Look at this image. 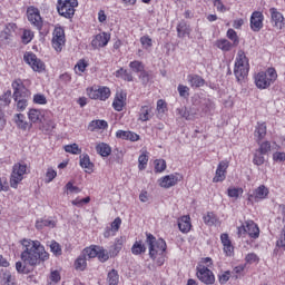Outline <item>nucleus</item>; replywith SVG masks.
<instances>
[{"label": "nucleus", "mask_w": 285, "mask_h": 285, "mask_svg": "<svg viewBox=\"0 0 285 285\" xmlns=\"http://www.w3.org/2000/svg\"><path fill=\"white\" fill-rule=\"evenodd\" d=\"M21 244L24 248L20 255L23 264L39 266V264H43V262L50 259V254L46 252V247L41 245V242L24 238L21 240Z\"/></svg>", "instance_id": "f257e3e1"}, {"label": "nucleus", "mask_w": 285, "mask_h": 285, "mask_svg": "<svg viewBox=\"0 0 285 285\" xmlns=\"http://www.w3.org/2000/svg\"><path fill=\"white\" fill-rule=\"evenodd\" d=\"M248 58H246V53L244 52V50H239L234 66V75L237 81H244V79L248 77Z\"/></svg>", "instance_id": "f03ea898"}, {"label": "nucleus", "mask_w": 285, "mask_h": 285, "mask_svg": "<svg viewBox=\"0 0 285 285\" xmlns=\"http://www.w3.org/2000/svg\"><path fill=\"white\" fill-rule=\"evenodd\" d=\"M275 81H277V71L275 68H268L266 72H258L255 77V83L259 90H266V88H271Z\"/></svg>", "instance_id": "7ed1b4c3"}, {"label": "nucleus", "mask_w": 285, "mask_h": 285, "mask_svg": "<svg viewBox=\"0 0 285 285\" xmlns=\"http://www.w3.org/2000/svg\"><path fill=\"white\" fill-rule=\"evenodd\" d=\"M148 246H149V257L151 259H157V255H164L166 253V240L163 238H157L153 236V234H147V239H146Z\"/></svg>", "instance_id": "20e7f679"}, {"label": "nucleus", "mask_w": 285, "mask_h": 285, "mask_svg": "<svg viewBox=\"0 0 285 285\" xmlns=\"http://www.w3.org/2000/svg\"><path fill=\"white\" fill-rule=\"evenodd\" d=\"M79 6L77 0H58L57 10L60 17L72 19L75 17V8Z\"/></svg>", "instance_id": "39448f33"}, {"label": "nucleus", "mask_w": 285, "mask_h": 285, "mask_svg": "<svg viewBox=\"0 0 285 285\" xmlns=\"http://www.w3.org/2000/svg\"><path fill=\"white\" fill-rule=\"evenodd\" d=\"M26 170H28L27 165H21V164L13 165L12 174L10 177L11 188H18L19 183L23 181V175H26Z\"/></svg>", "instance_id": "423d86ee"}, {"label": "nucleus", "mask_w": 285, "mask_h": 285, "mask_svg": "<svg viewBox=\"0 0 285 285\" xmlns=\"http://www.w3.org/2000/svg\"><path fill=\"white\" fill-rule=\"evenodd\" d=\"M11 86L13 88V101H19V99H28V97H30V91L28 88H26V85H23L21 79L14 80Z\"/></svg>", "instance_id": "0eeeda50"}, {"label": "nucleus", "mask_w": 285, "mask_h": 285, "mask_svg": "<svg viewBox=\"0 0 285 285\" xmlns=\"http://www.w3.org/2000/svg\"><path fill=\"white\" fill-rule=\"evenodd\" d=\"M23 60L32 68L35 72H43V70H46V63H43L41 59L37 58V55L33 52H26Z\"/></svg>", "instance_id": "6e6552de"}, {"label": "nucleus", "mask_w": 285, "mask_h": 285, "mask_svg": "<svg viewBox=\"0 0 285 285\" xmlns=\"http://www.w3.org/2000/svg\"><path fill=\"white\" fill-rule=\"evenodd\" d=\"M87 95L90 99H99L106 101L110 97V88L108 87H91L87 88Z\"/></svg>", "instance_id": "1a4fd4ad"}, {"label": "nucleus", "mask_w": 285, "mask_h": 285, "mask_svg": "<svg viewBox=\"0 0 285 285\" xmlns=\"http://www.w3.org/2000/svg\"><path fill=\"white\" fill-rule=\"evenodd\" d=\"M63 46H66V31L58 27L53 30L52 47L57 52H61Z\"/></svg>", "instance_id": "9d476101"}, {"label": "nucleus", "mask_w": 285, "mask_h": 285, "mask_svg": "<svg viewBox=\"0 0 285 285\" xmlns=\"http://www.w3.org/2000/svg\"><path fill=\"white\" fill-rule=\"evenodd\" d=\"M27 18L28 21H30V23L37 28V30H41V28H43V20L41 19V13H39V9L35 7H29L27 9Z\"/></svg>", "instance_id": "9b49d317"}, {"label": "nucleus", "mask_w": 285, "mask_h": 285, "mask_svg": "<svg viewBox=\"0 0 285 285\" xmlns=\"http://www.w3.org/2000/svg\"><path fill=\"white\" fill-rule=\"evenodd\" d=\"M199 282L206 285H213L215 284V274H213V271L208 269V267L203 266L200 268H197L196 273Z\"/></svg>", "instance_id": "f8f14e48"}, {"label": "nucleus", "mask_w": 285, "mask_h": 285, "mask_svg": "<svg viewBox=\"0 0 285 285\" xmlns=\"http://www.w3.org/2000/svg\"><path fill=\"white\" fill-rule=\"evenodd\" d=\"M264 28V13L254 11L250 16V29L253 32H259Z\"/></svg>", "instance_id": "ddd939ff"}, {"label": "nucleus", "mask_w": 285, "mask_h": 285, "mask_svg": "<svg viewBox=\"0 0 285 285\" xmlns=\"http://www.w3.org/2000/svg\"><path fill=\"white\" fill-rule=\"evenodd\" d=\"M177 115L183 119H186V121H193V119H196L197 115H199V109H197V107H190L189 109L187 107H181L177 109Z\"/></svg>", "instance_id": "4468645a"}, {"label": "nucleus", "mask_w": 285, "mask_h": 285, "mask_svg": "<svg viewBox=\"0 0 285 285\" xmlns=\"http://www.w3.org/2000/svg\"><path fill=\"white\" fill-rule=\"evenodd\" d=\"M226 170H228V160H222L218 164L215 177L213 178L214 184H218V181H224V179H226Z\"/></svg>", "instance_id": "2eb2a0df"}, {"label": "nucleus", "mask_w": 285, "mask_h": 285, "mask_svg": "<svg viewBox=\"0 0 285 285\" xmlns=\"http://www.w3.org/2000/svg\"><path fill=\"white\" fill-rule=\"evenodd\" d=\"M180 180L178 174H170L160 179L159 186H161V188H173V186H177Z\"/></svg>", "instance_id": "dca6fc26"}, {"label": "nucleus", "mask_w": 285, "mask_h": 285, "mask_svg": "<svg viewBox=\"0 0 285 285\" xmlns=\"http://www.w3.org/2000/svg\"><path fill=\"white\" fill-rule=\"evenodd\" d=\"M108 41H110V35L102 32L95 37V39L91 41V46L95 49L106 48V46H108Z\"/></svg>", "instance_id": "f3484780"}, {"label": "nucleus", "mask_w": 285, "mask_h": 285, "mask_svg": "<svg viewBox=\"0 0 285 285\" xmlns=\"http://www.w3.org/2000/svg\"><path fill=\"white\" fill-rule=\"evenodd\" d=\"M268 197V188L266 186L261 185L256 188L253 194H249V202H259V199H266Z\"/></svg>", "instance_id": "a211bd4d"}, {"label": "nucleus", "mask_w": 285, "mask_h": 285, "mask_svg": "<svg viewBox=\"0 0 285 285\" xmlns=\"http://www.w3.org/2000/svg\"><path fill=\"white\" fill-rule=\"evenodd\" d=\"M269 12H271L272 21L275 23V27L282 30V28H284L285 26L284 16L279 11H277V9L275 8L269 9Z\"/></svg>", "instance_id": "6ab92c4d"}, {"label": "nucleus", "mask_w": 285, "mask_h": 285, "mask_svg": "<svg viewBox=\"0 0 285 285\" xmlns=\"http://www.w3.org/2000/svg\"><path fill=\"white\" fill-rule=\"evenodd\" d=\"M245 228L247 235H249V237H252L253 239H257V237H259V227H257V224H255V222H245Z\"/></svg>", "instance_id": "aec40b11"}, {"label": "nucleus", "mask_w": 285, "mask_h": 285, "mask_svg": "<svg viewBox=\"0 0 285 285\" xmlns=\"http://www.w3.org/2000/svg\"><path fill=\"white\" fill-rule=\"evenodd\" d=\"M116 137L117 139H125L126 141H139V135L134 131L118 130Z\"/></svg>", "instance_id": "412c9836"}, {"label": "nucleus", "mask_w": 285, "mask_h": 285, "mask_svg": "<svg viewBox=\"0 0 285 285\" xmlns=\"http://www.w3.org/2000/svg\"><path fill=\"white\" fill-rule=\"evenodd\" d=\"M178 228L180 233H190V228H193V224L190 223V216H181L178 219Z\"/></svg>", "instance_id": "4be33fe9"}, {"label": "nucleus", "mask_w": 285, "mask_h": 285, "mask_svg": "<svg viewBox=\"0 0 285 285\" xmlns=\"http://www.w3.org/2000/svg\"><path fill=\"white\" fill-rule=\"evenodd\" d=\"M187 80L191 88H202L206 83V80L199 75H188Z\"/></svg>", "instance_id": "5701e85b"}, {"label": "nucleus", "mask_w": 285, "mask_h": 285, "mask_svg": "<svg viewBox=\"0 0 285 285\" xmlns=\"http://www.w3.org/2000/svg\"><path fill=\"white\" fill-rule=\"evenodd\" d=\"M16 29H17V24L14 23L7 24L6 29L0 32V39H2V41H10V39H12V36Z\"/></svg>", "instance_id": "b1692460"}, {"label": "nucleus", "mask_w": 285, "mask_h": 285, "mask_svg": "<svg viewBox=\"0 0 285 285\" xmlns=\"http://www.w3.org/2000/svg\"><path fill=\"white\" fill-rule=\"evenodd\" d=\"M108 128V121L106 120H92L88 125V130L90 132H96V130H106Z\"/></svg>", "instance_id": "393cba45"}, {"label": "nucleus", "mask_w": 285, "mask_h": 285, "mask_svg": "<svg viewBox=\"0 0 285 285\" xmlns=\"http://www.w3.org/2000/svg\"><path fill=\"white\" fill-rule=\"evenodd\" d=\"M125 101H126V94L120 92L114 99V102H112L114 109L117 110V112H121V110H124V106L126 105Z\"/></svg>", "instance_id": "a878e982"}, {"label": "nucleus", "mask_w": 285, "mask_h": 285, "mask_svg": "<svg viewBox=\"0 0 285 285\" xmlns=\"http://www.w3.org/2000/svg\"><path fill=\"white\" fill-rule=\"evenodd\" d=\"M96 151L100 157H110V153H112V148L109 147L106 142H100L96 146Z\"/></svg>", "instance_id": "bb28decb"}, {"label": "nucleus", "mask_w": 285, "mask_h": 285, "mask_svg": "<svg viewBox=\"0 0 285 285\" xmlns=\"http://www.w3.org/2000/svg\"><path fill=\"white\" fill-rule=\"evenodd\" d=\"M122 246H124V239L117 238L116 243L111 245L109 248V256L117 257V255H119V253L121 252Z\"/></svg>", "instance_id": "cd10ccee"}, {"label": "nucleus", "mask_w": 285, "mask_h": 285, "mask_svg": "<svg viewBox=\"0 0 285 285\" xmlns=\"http://www.w3.org/2000/svg\"><path fill=\"white\" fill-rule=\"evenodd\" d=\"M150 112H153V107L142 106L139 111V120L140 121H150V119L153 118V115H150Z\"/></svg>", "instance_id": "c85d7f7f"}, {"label": "nucleus", "mask_w": 285, "mask_h": 285, "mask_svg": "<svg viewBox=\"0 0 285 285\" xmlns=\"http://www.w3.org/2000/svg\"><path fill=\"white\" fill-rule=\"evenodd\" d=\"M14 124L20 128V130L28 129V121H26V116L23 114H16L13 117Z\"/></svg>", "instance_id": "c756f323"}, {"label": "nucleus", "mask_w": 285, "mask_h": 285, "mask_svg": "<svg viewBox=\"0 0 285 285\" xmlns=\"http://www.w3.org/2000/svg\"><path fill=\"white\" fill-rule=\"evenodd\" d=\"M55 226H57V223L50 219H40L36 222L37 230H43L46 227L55 228Z\"/></svg>", "instance_id": "7c9ffc66"}, {"label": "nucleus", "mask_w": 285, "mask_h": 285, "mask_svg": "<svg viewBox=\"0 0 285 285\" xmlns=\"http://www.w3.org/2000/svg\"><path fill=\"white\" fill-rule=\"evenodd\" d=\"M98 248L99 246L97 245H91L90 247H86L83 250H82V255L87 258V259H92L95 257H97L98 255Z\"/></svg>", "instance_id": "2f4dec72"}, {"label": "nucleus", "mask_w": 285, "mask_h": 285, "mask_svg": "<svg viewBox=\"0 0 285 285\" xmlns=\"http://www.w3.org/2000/svg\"><path fill=\"white\" fill-rule=\"evenodd\" d=\"M80 166L87 170H92V168H95V164L90 161V156L88 154L80 155Z\"/></svg>", "instance_id": "473e14b6"}, {"label": "nucleus", "mask_w": 285, "mask_h": 285, "mask_svg": "<svg viewBox=\"0 0 285 285\" xmlns=\"http://www.w3.org/2000/svg\"><path fill=\"white\" fill-rule=\"evenodd\" d=\"M216 46L217 48H219V50H223V52H230V50H233V47H235V45L226 39L218 40L216 42Z\"/></svg>", "instance_id": "72a5a7b5"}, {"label": "nucleus", "mask_w": 285, "mask_h": 285, "mask_svg": "<svg viewBox=\"0 0 285 285\" xmlns=\"http://www.w3.org/2000/svg\"><path fill=\"white\" fill-rule=\"evenodd\" d=\"M177 33L180 39H184L186 35H190V26H188L185 21L180 22L177 26Z\"/></svg>", "instance_id": "f704fd0d"}, {"label": "nucleus", "mask_w": 285, "mask_h": 285, "mask_svg": "<svg viewBox=\"0 0 285 285\" xmlns=\"http://www.w3.org/2000/svg\"><path fill=\"white\" fill-rule=\"evenodd\" d=\"M87 259L83 254L79 255L75 262L76 271H86V266H88Z\"/></svg>", "instance_id": "c9c22d12"}, {"label": "nucleus", "mask_w": 285, "mask_h": 285, "mask_svg": "<svg viewBox=\"0 0 285 285\" xmlns=\"http://www.w3.org/2000/svg\"><path fill=\"white\" fill-rule=\"evenodd\" d=\"M108 285H119V273L117 269H111L107 275Z\"/></svg>", "instance_id": "e433bc0d"}, {"label": "nucleus", "mask_w": 285, "mask_h": 285, "mask_svg": "<svg viewBox=\"0 0 285 285\" xmlns=\"http://www.w3.org/2000/svg\"><path fill=\"white\" fill-rule=\"evenodd\" d=\"M255 137H257V141H262L266 137V122L258 124L255 129Z\"/></svg>", "instance_id": "4c0bfd02"}, {"label": "nucleus", "mask_w": 285, "mask_h": 285, "mask_svg": "<svg viewBox=\"0 0 285 285\" xmlns=\"http://www.w3.org/2000/svg\"><path fill=\"white\" fill-rule=\"evenodd\" d=\"M98 254L96 255V257H98L99 262H101L102 264L105 262H108V259H110V252H107L104 247L98 246Z\"/></svg>", "instance_id": "58836bf2"}, {"label": "nucleus", "mask_w": 285, "mask_h": 285, "mask_svg": "<svg viewBox=\"0 0 285 285\" xmlns=\"http://www.w3.org/2000/svg\"><path fill=\"white\" fill-rule=\"evenodd\" d=\"M28 117L30 121L37 124V121H41V117L43 116L41 115V111L39 109H30L28 112Z\"/></svg>", "instance_id": "ea45409f"}, {"label": "nucleus", "mask_w": 285, "mask_h": 285, "mask_svg": "<svg viewBox=\"0 0 285 285\" xmlns=\"http://www.w3.org/2000/svg\"><path fill=\"white\" fill-rule=\"evenodd\" d=\"M245 268H246V266H244V265H238V266L234 267V269L230 272L233 279H239V278L244 277Z\"/></svg>", "instance_id": "a19ab883"}, {"label": "nucleus", "mask_w": 285, "mask_h": 285, "mask_svg": "<svg viewBox=\"0 0 285 285\" xmlns=\"http://www.w3.org/2000/svg\"><path fill=\"white\" fill-rule=\"evenodd\" d=\"M1 106H10L12 104V90H7L0 96Z\"/></svg>", "instance_id": "79ce46f5"}, {"label": "nucleus", "mask_w": 285, "mask_h": 285, "mask_svg": "<svg viewBox=\"0 0 285 285\" xmlns=\"http://www.w3.org/2000/svg\"><path fill=\"white\" fill-rule=\"evenodd\" d=\"M227 38L233 41L234 48H237V46H239V37L237 36V31H235L234 29L227 30Z\"/></svg>", "instance_id": "37998d69"}, {"label": "nucleus", "mask_w": 285, "mask_h": 285, "mask_svg": "<svg viewBox=\"0 0 285 285\" xmlns=\"http://www.w3.org/2000/svg\"><path fill=\"white\" fill-rule=\"evenodd\" d=\"M146 250V245L141 244V240L135 242L131 247L132 255H141Z\"/></svg>", "instance_id": "c03bdc74"}, {"label": "nucleus", "mask_w": 285, "mask_h": 285, "mask_svg": "<svg viewBox=\"0 0 285 285\" xmlns=\"http://www.w3.org/2000/svg\"><path fill=\"white\" fill-rule=\"evenodd\" d=\"M177 90H178L179 97H183V99H188L190 97V88H188V86L178 85Z\"/></svg>", "instance_id": "a18cd8bd"}, {"label": "nucleus", "mask_w": 285, "mask_h": 285, "mask_svg": "<svg viewBox=\"0 0 285 285\" xmlns=\"http://www.w3.org/2000/svg\"><path fill=\"white\" fill-rule=\"evenodd\" d=\"M202 112H204V115H207V112H210V110H213L215 108V105L210 101V99H205L202 102Z\"/></svg>", "instance_id": "49530a36"}, {"label": "nucleus", "mask_w": 285, "mask_h": 285, "mask_svg": "<svg viewBox=\"0 0 285 285\" xmlns=\"http://www.w3.org/2000/svg\"><path fill=\"white\" fill-rule=\"evenodd\" d=\"M129 68L134 71V72H142L144 71V62L139 61V60H134L129 63Z\"/></svg>", "instance_id": "de8ad7c7"}, {"label": "nucleus", "mask_w": 285, "mask_h": 285, "mask_svg": "<svg viewBox=\"0 0 285 285\" xmlns=\"http://www.w3.org/2000/svg\"><path fill=\"white\" fill-rule=\"evenodd\" d=\"M65 151L70 153L71 155H81V148H79V145L77 144L65 146Z\"/></svg>", "instance_id": "09e8293b"}, {"label": "nucleus", "mask_w": 285, "mask_h": 285, "mask_svg": "<svg viewBox=\"0 0 285 285\" xmlns=\"http://www.w3.org/2000/svg\"><path fill=\"white\" fill-rule=\"evenodd\" d=\"M2 285H17V282H14V277H12V274H10V272L3 273Z\"/></svg>", "instance_id": "8fccbe9b"}, {"label": "nucleus", "mask_w": 285, "mask_h": 285, "mask_svg": "<svg viewBox=\"0 0 285 285\" xmlns=\"http://www.w3.org/2000/svg\"><path fill=\"white\" fill-rule=\"evenodd\" d=\"M49 248L56 257H59L61 255V245H59V243H57L56 240H51Z\"/></svg>", "instance_id": "3c124183"}, {"label": "nucleus", "mask_w": 285, "mask_h": 285, "mask_svg": "<svg viewBox=\"0 0 285 285\" xmlns=\"http://www.w3.org/2000/svg\"><path fill=\"white\" fill-rule=\"evenodd\" d=\"M203 219L207 226H213L215 222H217V217L213 212H208L207 215L203 217Z\"/></svg>", "instance_id": "603ef678"}, {"label": "nucleus", "mask_w": 285, "mask_h": 285, "mask_svg": "<svg viewBox=\"0 0 285 285\" xmlns=\"http://www.w3.org/2000/svg\"><path fill=\"white\" fill-rule=\"evenodd\" d=\"M17 102V110L19 112H23L26 108H28V98H18V100H14Z\"/></svg>", "instance_id": "864d4df0"}, {"label": "nucleus", "mask_w": 285, "mask_h": 285, "mask_svg": "<svg viewBox=\"0 0 285 285\" xmlns=\"http://www.w3.org/2000/svg\"><path fill=\"white\" fill-rule=\"evenodd\" d=\"M146 166H148V156L146 154H141L138 158V168L139 170H146Z\"/></svg>", "instance_id": "5fc2aeb1"}, {"label": "nucleus", "mask_w": 285, "mask_h": 285, "mask_svg": "<svg viewBox=\"0 0 285 285\" xmlns=\"http://www.w3.org/2000/svg\"><path fill=\"white\" fill-rule=\"evenodd\" d=\"M28 265L26 263L22 262H17L16 263V269L18 273L22 274V275H28V273H30V269H28L27 267Z\"/></svg>", "instance_id": "6e6d98bb"}, {"label": "nucleus", "mask_w": 285, "mask_h": 285, "mask_svg": "<svg viewBox=\"0 0 285 285\" xmlns=\"http://www.w3.org/2000/svg\"><path fill=\"white\" fill-rule=\"evenodd\" d=\"M57 128V125L52 120H48L45 125H42L41 130L42 132H52V130Z\"/></svg>", "instance_id": "4d7b16f0"}, {"label": "nucleus", "mask_w": 285, "mask_h": 285, "mask_svg": "<svg viewBox=\"0 0 285 285\" xmlns=\"http://www.w3.org/2000/svg\"><path fill=\"white\" fill-rule=\"evenodd\" d=\"M155 170L156 173H164V170H166V160L164 159L155 160Z\"/></svg>", "instance_id": "13d9d810"}, {"label": "nucleus", "mask_w": 285, "mask_h": 285, "mask_svg": "<svg viewBox=\"0 0 285 285\" xmlns=\"http://www.w3.org/2000/svg\"><path fill=\"white\" fill-rule=\"evenodd\" d=\"M257 153H261V155H267L268 153H271V142L269 141L262 142L259 145Z\"/></svg>", "instance_id": "bf43d9fd"}, {"label": "nucleus", "mask_w": 285, "mask_h": 285, "mask_svg": "<svg viewBox=\"0 0 285 285\" xmlns=\"http://www.w3.org/2000/svg\"><path fill=\"white\" fill-rule=\"evenodd\" d=\"M264 155H265V154H262V153H259V151H256V153L254 154L253 164H255V166H262V165L264 164V161H265Z\"/></svg>", "instance_id": "052dcab7"}, {"label": "nucleus", "mask_w": 285, "mask_h": 285, "mask_svg": "<svg viewBox=\"0 0 285 285\" xmlns=\"http://www.w3.org/2000/svg\"><path fill=\"white\" fill-rule=\"evenodd\" d=\"M33 104H39L40 106H46L48 104V99L42 94H37L33 96Z\"/></svg>", "instance_id": "680f3d73"}, {"label": "nucleus", "mask_w": 285, "mask_h": 285, "mask_svg": "<svg viewBox=\"0 0 285 285\" xmlns=\"http://www.w3.org/2000/svg\"><path fill=\"white\" fill-rule=\"evenodd\" d=\"M230 277H233V274L230 273V271H226L223 274H219L218 275L219 284H226V282H228Z\"/></svg>", "instance_id": "e2e57ef3"}, {"label": "nucleus", "mask_w": 285, "mask_h": 285, "mask_svg": "<svg viewBox=\"0 0 285 285\" xmlns=\"http://www.w3.org/2000/svg\"><path fill=\"white\" fill-rule=\"evenodd\" d=\"M55 177H57V171L52 168H48L46 173V179H45L46 184H50V181H52Z\"/></svg>", "instance_id": "0e129e2a"}, {"label": "nucleus", "mask_w": 285, "mask_h": 285, "mask_svg": "<svg viewBox=\"0 0 285 285\" xmlns=\"http://www.w3.org/2000/svg\"><path fill=\"white\" fill-rule=\"evenodd\" d=\"M246 264H255L256 262H259V257L255 253H249L245 257Z\"/></svg>", "instance_id": "69168bd1"}, {"label": "nucleus", "mask_w": 285, "mask_h": 285, "mask_svg": "<svg viewBox=\"0 0 285 285\" xmlns=\"http://www.w3.org/2000/svg\"><path fill=\"white\" fill-rule=\"evenodd\" d=\"M139 79L144 86H147L150 81V73L146 70L140 72Z\"/></svg>", "instance_id": "338daca9"}, {"label": "nucleus", "mask_w": 285, "mask_h": 285, "mask_svg": "<svg viewBox=\"0 0 285 285\" xmlns=\"http://www.w3.org/2000/svg\"><path fill=\"white\" fill-rule=\"evenodd\" d=\"M239 193H244L242 188H228L227 189V195L228 197H234L237 199L239 197Z\"/></svg>", "instance_id": "774afa93"}]
</instances>
